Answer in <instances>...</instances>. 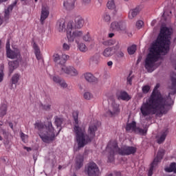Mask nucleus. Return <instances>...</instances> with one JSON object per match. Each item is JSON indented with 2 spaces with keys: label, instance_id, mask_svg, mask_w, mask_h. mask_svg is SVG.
Returning <instances> with one entry per match:
<instances>
[{
  "label": "nucleus",
  "instance_id": "a211bd4d",
  "mask_svg": "<svg viewBox=\"0 0 176 176\" xmlns=\"http://www.w3.org/2000/svg\"><path fill=\"white\" fill-rule=\"evenodd\" d=\"M167 134H168V130L165 129L162 131L160 137L158 138L157 140V144H163L166 140V137H167Z\"/></svg>",
  "mask_w": 176,
  "mask_h": 176
},
{
  "label": "nucleus",
  "instance_id": "79ce46f5",
  "mask_svg": "<svg viewBox=\"0 0 176 176\" xmlns=\"http://www.w3.org/2000/svg\"><path fill=\"white\" fill-rule=\"evenodd\" d=\"M71 49V45L67 43L63 44V50L64 52H68Z\"/></svg>",
  "mask_w": 176,
  "mask_h": 176
},
{
  "label": "nucleus",
  "instance_id": "13d9d810",
  "mask_svg": "<svg viewBox=\"0 0 176 176\" xmlns=\"http://www.w3.org/2000/svg\"><path fill=\"white\" fill-rule=\"evenodd\" d=\"M8 124H9V126L10 127V129H12V130H13V123L9 122Z\"/></svg>",
  "mask_w": 176,
  "mask_h": 176
},
{
  "label": "nucleus",
  "instance_id": "e2e57ef3",
  "mask_svg": "<svg viewBox=\"0 0 176 176\" xmlns=\"http://www.w3.org/2000/svg\"><path fill=\"white\" fill-rule=\"evenodd\" d=\"M98 2H100V3H101V2H102V0H98Z\"/></svg>",
  "mask_w": 176,
  "mask_h": 176
},
{
  "label": "nucleus",
  "instance_id": "bb28decb",
  "mask_svg": "<svg viewBox=\"0 0 176 176\" xmlns=\"http://www.w3.org/2000/svg\"><path fill=\"white\" fill-rule=\"evenodd\" d=\"M6 112H8V105L3 104L0 107V117L3 118L6 115Z\"/></svg>",
  "mask_w": 176,
  "mask_h": 176
},
{
  "label": "nucleus",
  "instance_id": "20e7f679",
  "mask_svg": "<svg viewBox=\"0 0 176 176\" xmlns=\"http://www.w3.org/2000/svg\"><path fill=\"white\" fill-rule=\"evenodd\" d=\"M34 128L38 130L39 137L43 142L49 144V142L54 141L56 133L52 122H48L47 126L42 122H36L34 124Z\"/></svg>",
  "mask_w": 176,
  "mask_h": 176
},
{
  "label": "nucleus",
  "instance_id": "4be33fe9",
  "mask_svg": "<svg viewBox=\"0 0 176 176\" xmlns=\"http://www.w3.org/2000/svg\"><path fill=\"white\" fill-rule=\"evenodd\" d=\"M9 71L10 74H13V71L19 67V61L14 60V61H10L9 62Z\"/></svg>",
  "mask_w": 176,
  "mask_h": 176
},
{
  "label": "nucleus",
  "instance_id": "c03bdc74",
  "mask_svg": "<svg viewBox=\"0 0 176 176\" xmlns=\"http://www.w3.org/2000/svg\"><path fill=\"white\" fill-rule=\"evenodd\" d=\"M59 85L60 86V87H62V89H67V87H68V84H67V82L64 80H62L60 82Z\"/></svg>",
  "mask_w": 176,
  "mask_h": 176
},
{
  "label": "nucleus",
  "instance_id": "f8f14e48",
  "mask_svg": "<svg viewBox=\"0 0 176 176\" xmlns=\"http://www.w3.org/2000/svg\"><path fill=\"white\" fill-rule=\"evenodd\" d=\"M116 97L118 100H122V101H130L131 100V97L126 91H118L116 93Z\"/></svg>",
  "mask_w": 176,
  "mask_h": 176
},
{
  "label": "nucleus",
  "instance_id": "69168bd1",
  "mask_svg": "<svg viewBox=\"0 0 176 176\" xmlns=\"http://www.w3.org/2000/svg\"><path fill=\"white\" fill-rule=\"evenodd\" d=\"M58 168H59V170H60V169L61 168V166H59Z\"/></svg>",
  "mask_w": 176,
  "mask_h": 176
},
{
  "label": "nucleus",
  "instance_id": "09e8293b",
  "mask_svg": "<svg viewBox=\"0 0 176 176\" xmlns=\"http://www.w3.org/2000/svg\"><path fill=\"white\" fill-rule=\"evenodd\" d=\"M117 57H119V58H122V57H124V54L123 52L120 51L117 53Z\"/></svg>",
  "mask_w": 176,
  "mask_h": 176
},
{
  "label": "nucleus",
  "instance_id": "680f3d73",
  "mask_svg": "<svg viewBox=\"0 0 176 176\" xmlns=\"http://www.w3.org/2000/svg\"><path fill=\"white\" fill-rule=\"evenodd\" d=\"M3 138L0 135V141H3Z\"/></svg>",
  "mask_w": 176,
  "mask_h": 176
},
{
  "label": "nucleus",
  "instance_id": "8fccbe9b",
  "mask_svg": "<svg viewBox=\"0 0 176 176\" xmlns=\"http://www.w3.org/2000/svg\"><path fill=\"white\" fill-rule=\"evenodd\" d=\"M6 52H9V50H10V43L9 41H8L6 43Z\"/></svg>",
  "mask_w": 176,
  "mask_h": 176
},
{
  "label": "nucleus",
  "instance_id": "9d476101",
  "mask_svg": "<svg viewBox=\"0 0 176 176\" xmlns=\"http://www.w3.org/2000/svg\"><path fill=\"white\" fill-rule=\"evenodd\" d=\"M61 71H63L64 74L69 75V76H78V75H79V71L74 66L63 65L61 67Z\"/></svg>",
  "mask_w": 176,
  "mask_h": 176
},
{
  "label": "nucleus",
  "instance_id": "1a4fd4ad",
  "mask_svg": "<svg viewBox=\"0 0 176 176\" xmlns=\"http://www.w3.org/2000/svg\"><path fill=\"white\" fill-rule=\"evenodd\" d=\"M120 104L116 103V102L113 101L111 105L109 107V110L107 112V116H116L120 113Z\"/></svg>",
  "mask_w": 176,
  "mask_h": 176
},
{
  "label": "nucleus",
  "instance_id": "2eb2a0df",
  "mask_svg": "<svg viewBox=\"0 0 176 176\" xmlns=\"http://www.w3.org/2000/svg\"><path fill=\"white\" fill-rule=\"evenodd\" d=\"M76 0H64L63 6L67 10H72L75 8V1Z\"/></svg>",
  "mask_w": 176,
  "mask_h": 176
},
{
  "label": "nucleus",
  "instance_id": "37998d69",
  "mask_svg": "<svg viewBox=\"0 0 176 176\" xmlns=\"http://www.w3.org/2000/svg\"><path fill=\"white\" fill-rule=\"evenodd\" d=\"M133 72H130L129 76L127 77V85H131L133 84V76H131V74Z\"/></svg>",
  "mask_w": 176,
  "mask_h": 176
},
{
  "label": "nucleus",
  "instance_id": "412c9836",
  "mask_svg": "<svg viewBox=\"0 0 176 176\" xmlns=\"http://www.w3.org/2000/svg\"><path fill=\"white\" fill-rule=\"evenodd\" d=\"M33 48L34 50L36 58H37V60H41V58H42V56L41 55V49H39V47L38 46V44L36 43H33Z\"/></svg>",
  "mask_w": 176,
  "mask_h": 176
},
{
  "label": "nucleus",
  "instance_id": "9b49d317",
  "mask_svg": "<svg viewBox=\"0 0 176 176\" xmlns=\"http://www.w3.org/2000/svg\"><path fill=\"white\" fill-rule=\"evenodd\" d=\"M49 14H50V12L49 11V6L44 5L41 8V23L43 24L47 17H49Z\"/></svg>",
  "mask_w": 176,
  "mask_h": 176
},
{
  "label": "nucleus",
  "instance_id": "2f4dec72",
  "mask_svg": "<svg viewBox=\"0 0 176 176\" xmlns=\"http://www.w3.org/2000/svg\"><path fill=\"white\" fill-rule=\"evenodd\" d=\"M102 21L107 24L111 23V15L108 12L104 13L102 16Z\"/></svg>",
  "mask_w": 176,
  "mask_h": 176
},
{
  "label": "nucleus",
  "instance_id": "0e129e2a",
  "mask_svg": "<svg viewBox=\"0 0 176 176\" xmlns=\"http://www.w3.org/2000/svg\"><path fill=\"white\" fill-rule=\"evenodd\" d=\"M163 16H166V12H164Z\"/></svg>",
  "mask_w": 176,
  "mask_h": 176
},
{
  "label": "nucleus",
  "instance_id": "f03ea898",
  "mask_svg": "<svg viewBox=\"0 0 176 176\" xmlns=\"http://www.w3.org/2000/svg\"><path fill=\"white\" fill-rule=\"evenodd\" d=\"M78 116L79 112H73V118L75 122L73 131L76 135L78 148L80 149V148H84V146H86L87 144H90L94 140L96 133L98 130V125L96 122H91L88 127L87 133H86V129L84 126H79Z\"/></svg>",
  "mask_w": 176,
  "mask_h": 176
},
{
  "label": "nucleus",
  "instance_id": "de8ad7c7",
  "mask_svg": "<svg viewBox=\"0 0 176 176\" xmlns=\"http://www.w3.org/2000/svg\"><path fill=\"white\" fill-rule=\"evenodd\" d=\"M53 57H54V61L55 63H57V61H60V60H61V58L60 57V55H58V54H54Z\"/></svg>",
  "mask_w": 176,
  "mask_h": 176
},
{
  "label": "nucleus",
  "instance_id": "6e6d98bb",
  "mask_svg": "<svg viewBox=\"0 0 176 176\" xmlns=\"http://www.w3.org/2000/svg\"><path fill=\"white\" fill-rule=\"evenodd\" d=\"M24 149H25L28 152H30V151H32V148H31V147L25 146Z\"/></svg>",
  "mask_w": 176,
  "mask_h": 176
},
{
  "label": "nucleus",
  "instance_id": "4468645a",
  "mask_svg": "<svg viewBox=\"0 0 176 176\" xmlns=\"http://www.w3.org/2000/svg\"><path fill=\"white\" fill-rule=\"evenodd\" d=\"M118 32L120 34H127V25L124 21H118Z\"/></svg>",
  "mask_w": 176,
  "mask_h": 176
},
{
  "label": "nucleus",
  "instance_id": "0eeeda50",
  "mask_svg": "<svg viewBox=\"0 0 176 176\" xmlns=\"http://www.w3.org/2000/svg\"><path fill=\"white\" fill-rule=\"evenodd\" d=\"M165 153L166 151H164V149H160L158 151L157 156L154 158L153 162L151 164L148 172V176L153 175V169L157 166V164H159V163H160V162H162V160L163 159Z\"/></svg>",
  "mask_w": 176,
  "mask_h": 176
},
{
  "label": "nucleus",
  "instance_id": "c756f323",
  "mask_svg": "<svg viewBox=\"0 0 176 176\" xmlns=\"http://www.w3.org/2000/svg\"><path fill=\"white\" fill-rule=\"evenodd\" d=\"M137 14H138V9L131 10L129 13V19L133 20V19L135 17Z\"/></svg>",
  "mask_w": 176,
  "mask_h": 176
},
{
  "label": "nucleus",
  "instance_id": "052dcab7",
  "mask_svg": "<svg viewBox=\"0 0 176 176\" xmlns=\"http://www.w3.org/2000/svg\"><path fill=\"white\" fill-rule=\"evenodd\" d=\"M3 135H5L6 134V131L5 129L2 130Z\"/></svg>",
  "mask_w": 176,
  "mask_h": 176
},
{
  "label": "nucleus",
  "instance_id": "f704fd0d",
  "mask_svg": "<svg viewBox=\"0 0 176 176\" xmlns=\"http://www.w3.org/2000/svg\"><path fill=\"white\" fill-rule=\"evenodd\" d=\"M148 131V129H142L140 127H136V129H135V133L136 134H140V135H144V134H146V132Z\"/></svg>",
  "mask_w": 176,
  "mask_h": 176
},
{
  "label": "nucleus",
  "instance_id": "5701e85b",
  "mask_svg": "<svg viewBox=\"0 0 176 176\" xmlns=\"http://www.w3.org/2000/svg\"><path fill=\"white\" fill-rule=\"evenodd\" d=\"M101 56L100 54H96L90 58V61L92 64H95L96 65H98L100 64Z\"/></svg>",
  "mask_w": 176,
  "mask_h": 176
},
{
  "label": "nucleus",
  "instance_id": "c9c22d12",
  "mask_svg": "<svg viewBox=\"0 0 176 176\" xmlns=\"http://www.w3.org/2000/svg\"><path fill=\"white\" fill-rule=\"evenodd\" d=\"M82 37L85 42H91V41H93V38H91V36H90L89 32H87L84 36H82Z\"/></svg>",
  "mask_w": 176,
  "mask_h": 176
},
{
  "label": "nucleus",
  "instance_id": "4d7b16f0",
  "mask_svg": "<svg viewBox=\"0 0 176 176\" xmlns=\"http://www.w3.org/2000/svg\"><path fill=\"white\" fill-rule=\"evenodd\" d=\"M109 38H113L115 36V34L113 33H110L108 35Z\"/></svg>",
  "mask_w": 176,
  "mask_h": 176
},
{
  "label": "nucleus",
  "instance_id": "864d4df0",
  "mask_svg": "<svg viewBox=\"0 0 176 176\" xmlns=\"http://www.w3.org/2000/svg\"><path fill=\"white\" fill-rule=\"evenodd\" d=\"M120 48V44L119 43H118L116 46L114 47V50H119V49Z\"/></svg>",
  "mask_w": 176,
  "mask_h": 176
},
{
  "label": "nucleus",
  "instance_id": "7c9ffc66",
  "mask_svg": "<svg viewBox=\"0 0 176 176\" xmlns=\"http://www.w3.org/2000/svg\"><path fill=\"white\" fill-rule=\"evenodd\" d=\"M20 80V74H15L11 78L12 85H17L19 80Z\"/></svg>",
  "mask_w": 176,
  "mask_h": 176
},
{
  "label": "nucleus",
  "instance_id": "5fc2aeb1",
  "mask_svg": "<svg viewBox=\"0 0 176 176\" xmlns=\"http://www.w3.org/2000/svg\"><path fill=\"white\" fill-rule=\"evenodd\" d=\"M107 65L108 67H112V65H113V62H112V60H109L107 62Z\"/></svg>",
  "mask_w": 176,
  "mask_h": 176
},
{
  "label": "nucleus",
  "instance_id": "b1692460",
  "mask_svg": "<svg viewBox=\"0 0 176 176\" xmlns=\"http://www.w3.org/2000/svg\"><path fill=\"white\" fill-rule=\"evenodd\" d=\"M85 78L87 82L92 83L93 82H97V78L94 77L91 73H86L84 74Z\"/></svg>",
  "mask_w": 176,
  "mask_h": 176
},
{
  "label": "nucleus",
  "instance_id": "6e6552de",
  "mask_svg": "<svg viewBox=\"0 0 176 176\" xmlns=\"http://www.w3.org/2000/svg\"><path fill=\"white\" fill-rule=\"evenodd\" d=\"M85 173L88 176H97L100 174V168L94 162H89L85 167Z\"/></svg>",
  "mask_w": 176,
  "mask_h": 176
},
{
  "label": "nucleus",
  "instance_id": "f257e3e1",
  "mask_svg": "<svg viewBox=\"0 0 176 176\" xmlns=\"http://www.w3.org/2000/svg\"><path fill=\"white\" fill-rule=\"evenodd\" d=\"M171 29L167 27H162L160 34L151 47L150 52L146 56L145 60V68L148 72L155 71V63L159 60L160 54H167L170 52V45H171Z\"/></svg>",
  "mask_w": 176,
  "mask_h": 176
},
{
  "label": "nucleus",
  "instance_id": "bf43d9fd",
  "mask_svg": "<svg viewBox=\"0 0 176 176\" xmlns=\"http://www.w3.org/2000/svg\"><path fill=\"white\" fill-rule=\"evenodd\" d=\"M3 2H8V0H0V3H3Z\"/></svg>",
  "mask_w": 176,
  "mask_h": 176
},
{
  "label": "nucleus",
  "instance_id": "6ab92c4d",
  "mask_svg": "<svg viewBox=\"0 0 176 176\" xmlns=\"http://www.w3.org/2000/svg\"><path fill=\"white\" fill-rule=\"evenodd\" d=\"M55 121L54 124L56 126L57 129H58V133L61 131V124H63V122H64V119L58 117V116H55L54 117Z\"/></svg>",
  "mask_w": 176,
  "mask_h": 176
},
{
  "label": "nucleus",
  "instance_id": "72a5a7b5",
  "mask_svg": "<svg viewBox=\"0 0 176 176\" xmlns=\"http://www.w3.org/2000/svg\"><path fill=\"white\" fill-rule=\"evenodd\" d=\"M116 43V40L109 39L102 42V45L104 46H112Z\"/></svg>",
  "mask_w": 176,
  "mask_h": 176
},
{
  "label": "nucleus",
  "instance_id": "ddd939ff",
  "mask_svg": "<svg viewBox=\"0 0 176 176\" xmlns=\"http://www.w3.org/2000/svg\"><path fill=\"white\" fill-rule=\"evenodd\" d=\"M19 2V0H15L13 3L8 6V8L5 10L4 11V19L5 20H9L10 16V12L13 10V8L16 5H17V3Z\"/></svg>",
  "mask_w": 176,
  "mask_h": 176
},
{
  "label": "nucleus",
  "instance_id": "a19ab883",
  "mask_svg": "<svg viewBox=\"0 0 176 176\" xmlns=\"http://www.w3.org/2000/svg\"><path fill=\"white\" fill-rule=\"evenodd\" d=\"M52 80L55 83H57L58 85H59V83L63 80V79H61V78H60V76H54L52 77Z\"/></svg>",
  "mask_w": 176,
  "mask_h": 176
},
{
  "label": "nucleus",
  "instance_id": "603ef678",
  "mask_svg": "<svg viewBox=\"0 0 176 176\" xmlns=\"http://www.w3.org/2000/svg\"><path fill=\"white\" fill-rule=\"evenodd\" d=\"M3 80V70H1L0 72V83Z\"/></svg>",
  "mask_w": 176,
  "mask_h": 176
},
{
  "label": "nucleus",
  "instance_id": "4c0bfd02",
  "mask_svg": "<svg viewBox=\"0 0 176 176\" xmlns=\"http://www.w3.org/2000/svg\"><path fill=\"white\" fill-rule=\"evenodd\" d=\"M68 58H69V56L66 55V54H63L61 58H60V61L59 62V64L60 65H62V67L63 66V65L65 63H67V60H68Z\"/></svg>",
  "mask_w": 176,
  "mask_h": 176
},
{
  "label": "nucleus",
  "instance_id": "49530a36",
  "mask_svg": "<svg viewBox=\"0 0 176 176\" xmlns=\"http://www.w3.org/2000/svg\"><path fill=\"white\" fill-rule=\"evenodd\" d=\"M142 25H144V21H138L136 22V27L138 28V30L142 28Z\"/></svg>",
  "mask_w": 176,
  "mask_h": 176
},
{
  "label": "nucleus",
  "instance_id": "3c124183",
  "mask_svg": "<svg viewBox=\"0 0 176 176\" xmlns=\"http://www.w3.org/2000/svg\"><path fill=\"white\" fill-rule=\"evenodd\" d=\"M83 5H89L91 3V0H82Z\"/></svg>",
  "mask_w": 176,
  "mask_h": 176
},
{
  "label": "nucleus",
  "instance_id": "774afa93",
  "mask_svg": "<svg viewBox=\"0 0 176 176\" xmlns=\"http://www.w3.org/2000/svg\"><path fill=\"white\" fill-rule=\"evenodd\" d=\"M169 13H170V15H171V11H170V12H169Z\"/></svg>",
  "mask_w": 176,
  "mask_h": 176
},
{
  "label": "nucleus",
  "instance_id": "423d86ee",
  "mask_svg": "<svg viewBox=\"0 0 176 176\" xmlns=\"http://www.w3.org/2000/svg\"><path fill=\"white\" fill-rule=\"evenodd\" d=\"M71 27L72 25H69V28L67 31V40L68 42H76L77 44V47L80 50V52H82V53H86L87 52V47L86 46L85 43H80V39L83 36V31L82 30H75L73 31V32H71Z\"/></svg>",
  "mask_w": 176,
  "mask_h": 176
},
{
  "label": "nucleus",
  "instance_id": "393cba45",
  "mask_svg": "<svg viewBox=\"0 0 176 176\" xmlns=\"http://www.w3.org/2000/svg\"><path fill=\"white\" fill-rule=\"evenodd\" d=\"M113 47H107L105 48L102 52V56L104 57H111L113 56Z\"/></svg>",
  "mask_w": 176,
  "mask_h": 176
},
{
  "label": "nucleus",
  "instance_id": "e433bc0d",
  "mask_svg": "<svg viewBox=\"0 0 176 176\" xmlns=\"http://www.w3.org/2000/svg\"><path fill=\"white\" fill-rule=\"evenodd\" d=\"M129 54H134L135 51L137 50V46L135 45H133L128 47L127 49Z\"/></svg>",
  "mask_w": 176,
  "mask_h": 176
},
{
  "label": "nucleus",
  "instance_id": "ea45409f",
  "mask_svg": "<svg viewBox=\"0 0 176 176\" xmlns=\"http://www.w3.org/2000/svg\"><path fill=\"white\" fill-rule=\"evenodd\" d=\"M142 90L144 94H148V93H149V90H151V87L149 85H144L142 87Z\"/></svg>",
  "mask_w": 176,
  "mask_h": 176
},
{
  "label": "nucleus",
  "instance_id": "aec40b11",
  "mask_svg": "<svg viewBox=\"0 0 176 176\" xmlns=\"http://www.w3.org/2000/svg\"><path fill=\"white\" fill-rule=\"evenodd\" d=\"M137 129V122L135 121H133L131 123H127L125 127L126 131H135Z\"/></svg>",
  "mask_w": 176,
  "mask_h": 176
},
{
  "label": "nucleus",
  "instance_id": "a18cd8bd",
  "mask_svg": "<svg viewBox=\"0 0 176 176\" xmlns=\"http://www.w3.org/2000/svg\"><path fill=\"white\" fill-rule=\"evenodd\" d=\"M21 138L23 141V142H27V140L28 139V135H25L24 133H21Z\"/></svg>",
  "mask_w": 176,
  "mask_h": 176
},
{
  "label": "nucleus",
  "instance_id": "f3484780",
  "mask_svg": "<svg viewBox=\"0 0 176 176\" xmlns=\"http://www.w3.org/2000/svg\"><path fill=\"white\" fill-rule=\"evenodd\" d=\"M83 166V156L78 155L76 158V168L79 170Z\"/></svg>",
  "mask_w": 176,
  "mask_h": 176
},
{
  "label": "nucleus",
  "instance_id": "39448f33",
  "mask_svg": "<svg viewBox=\"0 0 176 176\" xmlns=\"http://www.w3.org/2000/svg\"><path fill=\"white\" fill-rule=\"evenodd\" d=\"M83 24H85V19H83L82 16H77L75 19V23H74V21L65 22L64 19H60L57 22V25L58 26L60 32L66 31L67 37H68V30L69 29V25H72V27H70V32L72 34L74 31H76L74 30H80V28L83 27Z\"/></svg>",
  "mask_w": 176,
  "mask_h": 176
},
{
  "label": "nucleus",
  "instance_id": "338daca9",
  "mask_svg": "<svg viewBox=\"0 0 176 176\" xmlns=\"http://www.w3.org/2000/svg\"><path fill=\"white\" fill-rule=\"evenodd\" d=\"M21 2H24V1H25V0H21Z\"/></svg>",
  "mask_w": 176,
  "mask_h": 176
},
{
  "label": "nucleus",
  "instance_id": "a878e982",
  "mask_svg": "<svg viewBox=\"0 0 176 176\" xmlns=\"http://www.w3.org/2000/svg\"><path fill=\"white\" fill-rule=\"evenodd\" d=\"M107 6L110 10H115L116 12V4L115 3V0H109L107 3Z\"/></svg>",
  "mask_w": 176,
  "mask_h": 176
},
{
  "label": "nucleus",
  "instance_id": "cd10ccee",
  "mask_svg": "<svg viewBox=\"0 0 176 176\" xmlns=\"http://www.w3.org/2000/svg\"><path fill=\"white\" fill-rule=\"evenodd\" d=\"M166 171H167V173H175V174H176V163L172 162L169 168L166 169Z\"/></svg>",
  "mask_w": 176,
  "mask_h": 176
},
{
  "label": "nucleus",
  "instance_id": "dca6fc26",
  "mask_svg": "<svg viewBox=\"0 0 176 176\" xmlns=\"http://www.w3.org/2000/svg\"><path fill=\"white\" fill-rule=\"evenodd\" d=\"M6 54H7V57L11 59L17 58L21 56L20 52L19 51H13L12 50L7 51Z\"/></svg>",
  "mask_w": 176,
  "mask_h": 176
},
{
  "label": "nucleus",
  "instance_id": "c85d7f7f",
  "mask_svg": "<svg viewBox=\"0 0 176 176\" xmlns=\"http://www.w3.org/2000/svg\"><path fill=\"white\" fill-rule=\"evenodd\" d=\"M110 28L112 31H117V32H119V21H113L111 23Z\"/></svg>",
  "mask_w": 176,
  "mask_h": 176
},
{
  "label": "nucleus",
  "instance_id": "7ed1b4c3",
  "mask_svg": "<svg viewBox=\"0 0 176 176\" xmlns=\"http://www.w3.org/2000/svg\"><path fill=\"white\" fill-rule=\"evenodd\" d=\"M107 151L110 155L108 157L109 162L112 163L115 160V155H121V156H130L137 153V147L131 146H123L121 148L118 146V142L115 140H111L107 146Z\"/></svg>",
  "mask_w": 176,
  "mask_h": 176
},
{
  "label": "nucleus",
  "instance_id": "473e14b6",
  "mask_svg": "<svg viewBox=\"0 0 176 176\" xmlns=\"http://www.w3.org/2000/svg\"><path fill=\"white\" fill-rule=\"evenodd\" d=\"M39 107L41 109H43V111H50L52 109V104H43V103H41L39 105Z\"/></svg>",
  "mask_w": 176,
  "mask_h": 176
},
{
  "label": "nucleus",
  "instance_id": "58836bf2",
  "mask_svg": "<svg viewBox=\"0 0 176 176\" xmlns=\"http://www.w3.org/2000/svg\"><path fill=\"white\" fill-rule=\"evenodd\" d=\"M83 98L85 100H91V98H93V94L89 91L85 92Z\"/></svg>",
  "mask_w": 176,
  "mask_h": 176
}]
</instances>
